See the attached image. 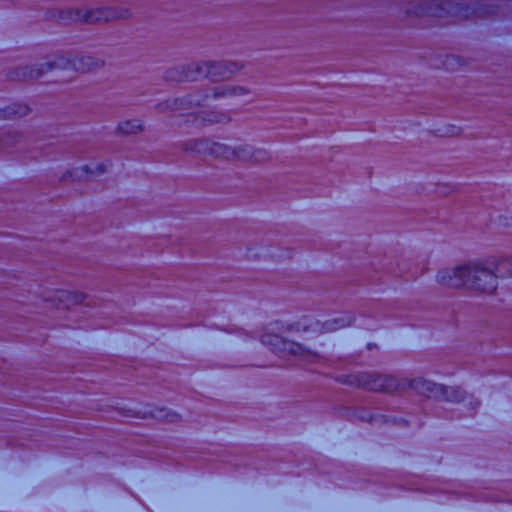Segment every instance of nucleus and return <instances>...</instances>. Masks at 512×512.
I'll return each mask as SVG.
<instances>
[{
	"label": "nucleus",
	"instance_id": "nucleus-1",
	"mask_svg": "<svg viewBox=\"0 0 512 512\" xmlns=\"http://www.w3.org/2000/svg\"><path fill=\"white\" fill-rule=\"evenodd\" d=\"M493 269L479 264H468L438 272L437 281L445 286L493 293L497 288V278L512 276V258L492 262Z\"/></svg>",
	"mask_w": 512,
	"mask_h": 512
},
{
	"label": "nucleus",
	"instance_id": "nucleus-2",
	"mask_svg": "<svg viewBox=\"0 0 512 512\" xmlns=\"http://www.w3.org/2000/svg\"><path fill=\"white\" fill-rule=\"evenodd\" d=\"M100 62L91 56H81L75 59H66L64 57L58 58L53 64L45 63L37 68L25 67L17 72V79H38L48 71L54 69L73 70L80 72L91 71L92 69L100 66Z\"/></svg>",
	"mask_w": 512,
	"mask_h": 512
},
{
	"label": "nucleus",
	"instance_id": "nucleus-3",
	"mask_svg": "<svg viewBox=\"0 0 512 512\" xmlns=\"http://www.w3.org/2000/svg\"><path fill=\"white\" fill-rule=\"evenodd\" d=\"M261 342L279 357H294L299 365L318 363L321 359L317 353L305 349L299 343L288 341L278 334L265 333L261 337Z\"/></svg>",
	"mask_w": 512,
	"mask_h": 512
},
{
	"label": "nucleus",
	"instance_id": "nucleus-4",
	"mask_svg": "<svg viewBox=\"0 0 512 512\" xmlns=\"http://www.w3.org/2000/svg\"><path fill=\"white\" fill-rule=\"evenodd\" d=\"M187 150H191L200 154H210L215 157L221 158H237L240 160L253 159L255 161L263 160L266 157V153L263 151H255L251 153V149L249 147L238 148L237 150L231 149L230 147L218 143L211 142L207 139H199L193 140L187 144Z\"/></svg>",
	"mask_w": 512,
	"mask_h": 512
},
{
	"label": "nucleus",
	"instance_id": "nucleus-5",
	"mask_svg": "<svg viewBox=\"0 0 512 512\" xmlns=\"http://www.w3.org/2000/svg\"><path fill=\"white\" fill-rule=\"evenodd\" d=\"M236 70V64L224 61L202 64L193 63L188 66L187 71H184L178 80L194 81L200 77H205L217 82L229 78Z\"/></svg>",
	"mask_w": 512,
	"mask_h": 512
},
{
	"label": "nucleus",
	"instance_id": "nucleus-6",
	"mask_svg": "<svg viewBox=\"0 0 512 512\" xmlns=\"http://www.w3.org/2000/svg\"><path fill=\"white\" fill-rule=\"evenodd\" d=\"M127 14V11L122 12L114 8H98L94 10L69 8L60 11L59 18L63 21H83L86 23H94L124 18L127 17Z\"/></svg>",
	"mask_w": 512,
	"mask_h": 512
},
{
	"label": "nucleus",
	"instance_id": "nucleus-7",
	"mask_svg": "<svg viewBox=\"0 0 512 512\" xmlns=\"http://www.w3.org/2000/svg\"><path fill=\"white\" fill-rule=\"evenodd\" d=\"M409 387L427 398L457 402L463 397V393L459 389L445 387L423 378L412 379L409 382Z\"/></svg>",
	"mask_w": 512,
	"mask_h": 512
},
{
	"label": "nucleus",
	"instance_id": "nucleus-8",
	"mask_svg": "<svg viewBox=\"0 0 512 512\" xmlns=\"http://www.w3.org/2000/svg\"><path fill=\"white\" fill-rule=\"evenodd\" d=\"M354 378L358 387L371 391L394 392L402 386L396 377L389 375L362 373Z\"/></svg>",
	"mask_w": 512,
	"mask_h": 512
},
{
	"label": "nucleus",
	"instance_id": "nucleus-9",
	"mask_svg": "<svg viewBox=\"0 0 512 512\" xmlns=\"http://www.w3.org/2000/svg\"><path fill=\"white\" fill-rule=\"evenodd\" d=\"M56 298L58 300V308H70L73 305L81 304L85 301V295L79 292H71L67 290L56 291Z\"/></svg>",
	"mask_w": 512,
	"mask_h": 512
},
{
	"label": "nucleus",
	"instance_id": "nucleus-10",
	"mask_svg": "<svg viewBox=\"0 0 512 512\" xmlns=\"http://www.w3.org/2000/svg\"><path fill=\"white\" fill-rule=\"evenodd\" d=\"M29 109L24 104H14L4 110H0V118H10L12 116H25Z\"/></svg>",
	"mask_w": 512,
	"mask_h": 512
},
{
	"label": "nucleus",
	"instance_id": "nucleus-11",
	"mask_svg": "<svg viewBox=\"0 0 512 512\" xmlns=\"http://www.w3.org/2000/svg\"><path fill=\"white\" fill-rule=\"evenodd\" d=\"M118 128L123 134H134L142 130V124L139 120H128L121 123Z\"/></svg>",
	"mask_w": 512,
	"mask_h": 512
},
{
	"label": "nucleus",
	"instance_id": "nucleus-12",
	"mask_svg": "<svg viewBox=\"0 0 512 512\" xmlns=\"http://www.w3.org/2000/svg\"><path fill=\"white\" fill-rule=\"evenodd\" d=\"M244 93V89L235 86L218 87L214 91V97H223L225 95H240Z\"/></svg>",
	"mask_w": 512,
	"mask_h": 512
},
{
	"label": "nucleus",
	"instance_id": "nucleus-13",
	"mask_svg": "<svg viewBox=\"0 0 512 512\" xmlns=\"http://www.w3.org/2000/svg\"><path fill=\"white\" fill-rule=\"evenodd\" d=\"M202 119L209 123H220L226 119V116L224 114L213 111L207 113L206 116L202 117Z\"/></svg>",
	"mask_w": 512,
	"mask_h": 512
},
{
	"label": "nucleus",
	"instance_id": "nucleus-14",
	"mask_svg": "<svg viewBox=\"0 0 512 512\" xmlns=\"http://www.w3.org/2000/svg\"><path fill=\"white\" fill-rule=\"evenodd\" d=\"M96 169H97V171H96V172H97L98 174H101V173H104V172L106 171V166H105V164H100V165H98V166L96 167Z\"/></svg>",
	"mask_w": 512,
	"mask_h": 512
},
{
	"label": "nucleus",
	"instance_id": "nucleus-15",
	"mask_svg": "<svg viewBox=\"0 0 512 512\" xmlns=\"http://www.w3.org/2000/svg\"><path fill=\"white\" fill-rule=\"evenodd\" d=\"M85 171L86 173H94V171H92L89 166H85Z\"/></svg>",
	"mask_w": 512,
	"mask_h": 512
},
{
	"label": "nucleus",
	"instance_id": "nucleus-16",
	"mask_svg": "<svg viewBox=\"0 0 512 512\" xmlns=\"http://www.w3.org/2000/svg\"><path fill=\"white\" fill-rule=\"evenodd\" d=\"M494 500H495V501H502V499H499V498H496V499H494Z\"/></svg>",
	"mask_w": 512,
	"mask_h": 512
},
{
	"label": "nucleus",
	"instance_id": "nucleus-17",
	"mask_svg": "<svg viewBox=\"0 0 512 512\" xmlns=\"http://www.w3.org/2000/svg\"><path fill=\"white\" fill-rule=\"evenodd\" d=\"M0 7H6V5H4V4H0Z\"/></svg>",
	"mask_w": 512,
	"mask_h": 512
}]
</instances>
